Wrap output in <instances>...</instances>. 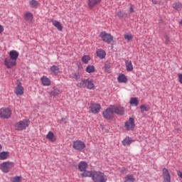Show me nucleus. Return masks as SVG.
<instances>
[{"mask_svg": "<svg viewBox=\"0 0 182 182\" xmlns=\"http://www.w3.org/2000/svg\"><path fill=\"white\" fill-rule=\"evenodd\" d=\"M41 80L43 86H50V85H52V81H50V79L48 78V77L45 75L41 78Z\"/></svg>", "mask_w": 182, "mask_h": 182, "instance_id": "16", "label": "nucleus"}, {"mask_svg": "<svg viewBox=\"0 0 182 182\" xmlns=\"http://www.w3.org/2000/svg\"><path fill=\"white\" fill-rule=\"evenodd\" d=\"M129 103L131 106H139V100L137 97H132Z\"/></svg>", "mask_w": 182, "mask_h": 182, "instance_id": "31", "label": "nucleus"}, {"mask_svg": "<svg viewBox=\"0 0 182 182\" xmlns=\"http://www.w3.org/2000/svg\"><path fill=\"white\" fill-rule=\"evenodd\" d=\"M29 5L31 8L36 9L39 6V2L36 0H31L29 1Z\"/></svg>", "mask_w": 182, "mask_h": 182, "instance_id": "30", "label": "nucleus"}, {"mask_svg": "<svg viewBox=\"0 0 182 182\" xmlns=\"http://www.w3.org/2000/svg\"><path fill=\"white\" fill-rule=\"evenodd\" d=\"M102 107L99 104H92L90 107V112H92L94 114L99 113Z\"/></svg>", "mask_w": 182, "mask_h": 182, "instance_id": "11", "label": "nucleus"}, {"mask_svg": "<svg viewBox=\"0 0 182 182\" xmlns=\"http://www.w3.org/2000/svg\"><path fill=\"white\" fill-rule=\"evenodd\" d=\"M105 70L107 73H110V64L105 63Z\"/></svg>", "mask_w": 182, "mask_h": 182, "instance_id": "39", "label": "nucleus"}, {"mask_svg": "<svg viewBox=\"0 0 182 182\" xmlns=\"http://www.w3.org/2000/svg\"><path fill=\"white\" fill-rule=\"evenodd\" d=\"M177 174H178V177H180V178L182 179V172L180 171H178Z\"/></svg>", "mask_w": 182, "mask_h": 182, "instance_id": "45", "label": "nucleus"}, {"mask_svg": "<svg viewBox=\"0 0 182 182\" xmlns=\"http://www.w3.org/2000/svg\"><path fill=\"white\" fill-rule=\"evenodd\" d=\"M117 15L119 18H127V14L123 11H118Z\"/></svg>", "mask_w": 182, "mask_h": 182, "instance_id": "37", "label": "nucleus"}, {"mask_svg": "<svg viewBox=\"0 0 182 182\" xmlns=\"http://www.w3.org/2000/svg\"><path fill=\"white\" fill-rule=\"evenodd\" d=\"M170 42V38L168 36H165V43H168Z\"/></svg>", "mask_w": 182, "mask_h": 182, "instance_id": "44", "label": "nucleus"}, {"mask_svg": "<svg viewBox=\"0 0 182 182\" xmlns=\"http://www.w3.org/2000/svg\"><path fill=\"white\" fill-rule=\"evenodd\" d=\"M12 116V110L9 108L3 107L0 109V118L9 119Z\"/></svg>", "mask_w": 182, "mask_h": 182, "instance_id": "6", "label": "nucleus"}, {"mask_svg": "<svg viewBox=\"0 0 182 182\" xmlns=\"http://www.w3.org/2000/svg\"><path fill=\"white\" fill-rule=\"evenodd\" d=\"M51 95L53 96H58V95H60V90H59V89H55L52 91Z\"/></svg>", "mask_w": 182, "mask_h": 182, "instance_id": "40", "label": "nucleus"}, {"mask_svg": "<svg viewBox=\"0 0 182 182\" xmlns=\"http://www.w3.org/2000/svg\"><path fill=\"white\" fill-rule=\"evenodd\" d=\"M13 167H15V163L11 161H5L0 164V170L5 173H9Z\"/></svg>", "mask_w": 182, "mask_h": 182, "instance_id": "4", "label": "nucleus"}, {"mask_svg": "<svg viewBox=\"0 0 182 182\" xmlns=\"http://www.w3.org/2000/svg\"><path fill=\"white\" fill-rule=\"evenodd\" d=\"M164 174V182H171V176H170V172H168V169L164 168L163 169Z\"/></svg>", "mask_w": 182, "mask_h": 182, "instance_id": "14", "label": "nucleus"}, {"mask_svg": "<svg viewBox=\"0 0 182 182\" xmlns=\"http://www.w3.org/2000/svg\"><path fill=\"white\" fill-rule=\"evenodd\" d=\"M173 8L174 9H176V11H181L182 4L180 3V2L174 3V4H173Z\"/></svg>", "mask_w": 182, "mask_h": 182, "instance_id": "33", "label": "nucleus"}, {"mask_svg": "<svg viewBox=\"0 0 182 182\" xmlns=\"http://www.w3.org/2000/svg\"><path fill=\"white\" fill-rule=\"evenodd\" d=\"M85 147H86V144L80 140L75 141L73 144V148L78 151L83 150Z\"/></svg>", "mask_w": 182, "mask_h": 182, "instance_id": "8", "label": "nucleus"}, {"mask_svg": "<svg viewBox=\"0 0 182 182\" xmlns=\"http://www.w3.org/2000/svg\"><path fill=\"white\" fill-rule=\"evenodd\" d=\"M124 38L127 42H129V41H133V35L132 33H126L124 35Z\"/></svg>", "mask_w": 182, "mask_h": 182, "instance_id": "35", "label": "nucleus"}, {"mask_svg": "<svg viewBox=\"0 0 182 182\" xmlns=\"http://www.w3.org/2000/svg\"><path fill=\"white\" fill-rule=\"evenodd\" d=\"M95 68L94 65H89L85 69V72H87V73H95Z\"/></svg>", "mask_w": 182, "mask_h": 182, "instance_id": "32", "label": "nucleus"}, {"mask_svg": "<svg viewBox=\"0 0 182 182\" xmlns=\"http://www.w3.org/2000/svg\"><path fill=\"white\" fill-rule=\"evenodd\" d=\"M152 4H154V5H157V0H151Z\"/></svg>", "mask_w": 182, "mask_h": 182, "instance_id": "47", "label": "nucleus"}, {"mask_svg": "<svg viewBox=\"0 0 182 182\" xmlns=\"http://www.w3.org/2000/svg\"><path fill=\"white\" fill-rule=\"evenodd\" d=\"M4 65L7 69H12L14 66H16V61H15V60H12L9 57L6 58L4 59Z\"/></svg>", "mask_w": 182, "mask_h": 182, "instance_id": "10", "label": "nucleus"}, {"mask_svg": "<svg viewBox=\"0 0 182 182\" xmlns=\"http://www.w3.org/2000/svg\"><path fill=\"white\" fill-rule=\"evenodd\" d=\"M141 113H144V112H149L150 110V107L149 105L146 106L142 105L140 106Z\"/></svg>", "mask_w": 182, "mask_h": 182, "instance_id": "36", "label": "nucleus"}, {"mask_svg": "<svg viewBox=\"0 0 182 182\" xmlns=\"http://www.w3.org/2000/svg\"><path fill=\"white\" fill-rule=\"evenodd\" d=\"M118 82L119 83H127V77L124 74H120L118 76Z\"/></svg>", "mask_w": 182, "mask_h": 182, "instance_id": "26", "label": "nucleus"}, {"mask_svg": "<svg viewBox=\"0 0 182 182\" xmlns=\"http://www.w3.org/2000/svg\"><path fill=\"white\" fill-rule=\"evenodd\" d=\"M50 72L53 73V75H59L60 73V69L59 68V66L58 65H53L50 68Z\"/></svg>", "mask_w": 182, "mask_h": 182, "instance_id": "23", "label": "nucleus"}, {"mask_svg": "<svg viewBox=\"0 0 182 182\" xmlns=\"http://www.w3.org/2000/svg\"><path fill=\"white\" fill-rule=\"evenodd\" d=\"M124 171H126V168H124L121 171V173H124Z\"/></svg>", "mask_w": 182, "mask_h": 182, "instance_id": "49", "label": "nucleus"}, {"mask_svg": "<svg viewBox=\"0 0 182 182\" xmlns=\"http://www.w3.org/2000/svg\"><path fill=\"white\" fill-rule=\"evenodd\" d=\"M25 21H32L33 19V14L29 11L24 14Z\"/></svg>", "mask_w": 182, "mask_h": 182, "instance_id": "28", "label": "nucleus"}, {"mask_svg": "<svg viewBox=\"0 0 182 182\" xmlns=\"http://www.w3.org/2000/svg\"><path fill=\"white\" fill-rule=\"evenodd\" d=\"M66 120H67L66 118H62V119H61V122H66Z\"/></svg>", "mask_w": 182, "mask_h": 182, "instance_id": "48", "label": "nucleus"}, {"mask_svg": "<svg viewBox=\"0 0 182 182\" xmlns=\"http://www.w3.org/2000/svg\"><path fill=\"white\" fill-rule=\"evenodd\" d=\"M73 76L75 80H79V79H80V75L79 73H74L73 74Z\"/></svg>", "mask_w": 182, "mask_h": 182, "instance_id": "41", "label": "nucleus"}, {"mask_svg": "<svg viewBox=\"0 0 182 182\" xmlns=\"http://www.w3.org/2000/svg\"><path fill=\"white\" fill-rule=\"evenodd\" d=\"M2 32H4V26L0 24V33H2Z\"/></svg>", "mask_w": 182, "mask_h": 182, "instance_id": "46", "label": "nucleus"}, {"mask_svg": "<svg viewBox=\"0 0 182 182\" xmlns=\"http://www.w3.org/2000/svg\"><path fill=\"white\" fill-rule=\"evenodd\" d=\"M125 66L127 72H132L133 70V63L130 60L125 61Z\"/></svg>", "mask_w": 182, "mask_h": 182, "instance_id": "25", "label": "nucleus"}, {"mask_svg": "<svg viewBox=\"0 0 182 182\" xmlns=\"http://www.w3.org/2000/svg\"><path fill=\"white\" fill-rule=\"evenodd\" d=\"M77 87H87L89 90H95L96 86L93 83V80L90 78L87 79H81L80 82L77 83Z\"/></svg>", "mask_w": 182, "mask_h": 182, "instance_id": "1", "label": "nucleus"}, {"mask_svg": "<svg viewBox=\"0 0 182 182\" xmlns=\"http://www.w3.org/2000/svg\"><path fill=\"white\" fill-rule=\"evenodd\" d=\"M112 109L115 114H118L119 116H123V114H124V108L122 106L115 107L112 105Z\"/></svg>", "mask_w": 182, "mask_h": 182, "instance_id": "12", "label": "nucleus"}, {"mask_svg": "<svg viewBox=\"0 0 182 182\" xmlns=\"http://www.w3.org/2000/svg\"><path fill=\"white\" fill-rule=\"evenodd\" d=\"M134 13V9L133 8V6H131L129 7V14H133Z\"/></svg>", "mask_w": 182, "mask_h": 182, "instance_id": "43", "label": "nucleus"}, {"mask_svg": "<svg viewBox=\"0 0 182 182\" xmlns=\"http://www.w3.org/2000/svg\"><path fill=\"white\" fill-rule=\"evenodd\" d=\"M136 178L132 174H128L124 177V182H135Z\"/></svg>", "mask_w": 182, "mask_h": 182, "instance_id": "24", "label": "nucleus"}, {"mask_svg": "<svg viewBox=\"0 0 182 182\" xmlns=\"http://www.w3.org/2000/svg\"><path fill=\"white\" fill-rule=\"evenodd\" d=\"M10 59L16 61L18 60V58H19V53L15 50H12L9 53Z\"/></svg>", "mask_w": 182, "mask_h": 182, "instance_id": "15", "label": "nucleus"}, {"mask_svg": "<svg viewBox=\"0 0 182 182\" xmlns=\"http://www.w3.org/2000/svg\"><path fill=\"white\" fill-rule=\"evenodd\" d=\"M29 124H31V121L29 119H22L15 124V130L17 132H22L26 130L27 127H29Z\"/></svg>", "mask_w": 182, "mask_h": 182, "instance_id": "2", "label": "nucleus"}, {"mask_svg": "<svg viewBox=\"0 0 182 182\" xmlns=\"http://www.w3.org/2000/svg\"><path fill=\"white\" fill-rule=\"evenodd\" d=\"M100 38H101L103 42H105V43H108V45L113 43V36L106 33V31L101 32L100 34Z\"/></svg>", "mask_w": 182, "mask_h": 182, "instance_id": "5", "label": "nucleus"}, {"mask_svg": "<svg viewBox=\"0 0 182 182\" xmlns=\"http://www.w3.org/2000/svg\"><path fill=\"white\" fill-rule=\"evenodd\" d=\"M125 129L127 130H133L134 129V119L131 117L125 122Z\"/></svg>", "mask_w": 182, "mask_h": 182, "instance_id": "13", "label": "nucleus"}, {"mask_svg": "<svg viewBox=\"0 0 182 182\" xmlns=\"http://www.w3.org/2000/svg\"><path fill=\"white\" fill-rule=\"evenodd\" d=\"M52 23L53 26H55V28H56V29H58V31H59L60 32H62V31H63V26L60 21L56 20H53Z\"/></svg>", "mask_w": 182, "mask_h": 182, "instance_id": "18", "label": "nucleus"}, {"mask_svg": "<svg viewBox=\"0 0 182 182\" xmlns=\"http://www.w3.org/2000/svg\"><path fill=\"white\" fill-rule=\"evenodd\" d=\"M86 168H87V163H86L85 161H80L78 164V170L81 171V173L82 171H85Z\"/></svg>", "mask_w": 182, "mask_h": 182, "instance_id": "20", "label": "nucleus"}, {"mask_svg": "<svg viewBox=\"0 0 182 182\" xmlns=\"http://www.w3.org/2000/svg\"><path fill=\"white\" fill-rule=\"evenodd\" d=\"M102 2V0H88V6L90 9H93L95 6L99 5Z\"/></svg>", "mask_w": 182, "mask_h": 182, "instance_id": "17", "label": "nucleus"}, {"mask_svg": "<svg viewBox=\"0 0 182 182\" xmlns=\"http://www.w3.org/2000/svg\"><path fill=\"white\" fill-rule=\"evenodd\" d=\"M179 82L182 85V74L178 75Z\"/></svg>", "mask_w": 182, "mask_h": 182, "instance_id": "42", "label": "nucleus"}, {"mask_svg": "<svg viewBox=\"0 0 182 182\" xmlns=\"http://www.w3.org/2000/svg\"><path fill=\"white\" fill-rule=\"evenodd\" d=\"M103 117L107 119V120H110L114 117V112L113 110V105L110 106V107L107 108L105 111L102 113Z\"/></svg>", "mask_w": 182, "mask_h": 182, "instance_id": "7", "label": "nucleus"}, {"mask_svg": "<svg viewBox=\"0 0 182 182\" xmlns=\"http://www.w3.org/2000/svg\"><path fill=\"white\" fill-rule=\"evenodd\" d=\"M21 181H22L21 176H14L11 178V182H21Z\"/></svg>", "mask_w": 182, "mask_h": 182, "instance_id": "38", "label": "nucleus"}, {"mask_svg": "<svg viewBox=\"0 0 182 182\" xmlns=\"http://www.w3.org/2000/svg\"><path fill=\"white\" fill-rule=\"evenodd\" d=\"M81 60L82 63H85V65H87L89 63V60H90V55H83L81 58Z\"/></svg>", "mask_w": 182, "mask_h": 182, "instance_id": "34", "label": "nucleus"}, {"mask_svg": "<svg viewBox=\"0 0 182 182\" xmlns=\"http://www.w3.org/2000/svg\"><path fill=\"white\" fill-rule=\"evenodd\" d=\"M92 181L94 182H106L107 181V176L105 175L103 172L94 171Z\"/></svg>", "mask_w": 182, "mask_h": 182, "instance_id": "3", "label": "nucleus"}, {"mask_svg": "<svg viewBox=\"0 0 182 182\" xmlns=\"http://www.w3.org/2000/svg\"><path fill=\"white\" fill-rule=\"evenodd\" d=\"M133 143V139L131 137L127 136L123 141V146H130Z\"/></svg>", "mask_w": 182, "mask_h": 182, "instance_id": "27", "label": "nucleus"}, {"mask_svg": "<svg viewBox=\"0 0 182 182\" xmlns=\"http://www.w3.org/2000/svg\"><path fill=\"white\" fill-rule=\"evenodd\" d=\"M9 157V152L2 151L0 152V160H6Z\"/></svg>", "mask_w": 182, "mask_h": 182, "instance_id": "29", "label": "nucleus"}, {"mask_svg": "<svg viewBox=\"0 0 182 182\" xmlns=\"http://www.w3.org/2000/svg\"><path fill=\"white\" fill-rule=\"evenodd\" d=\"M96 53L100 59H105V58H106V51L102 49L97 50Z\"/></svg>", "mask_w": 182, "mask_h": 182, "instance_id": "22", "label": "nucleus"}, {"mask_svg": "<svg viewBox=\"0 0 182 182\" xmlns=\"http://www.w3.org/2000/svg\"><path fill=\"white\" fill-rule=\"evenodd\" d=\"M46 139L51 141L52 143L56 141V137L55 136V134L52 132H48V134L46 135Z\"/></svg>", "mask_w": 182, "mask_h": 182, "instance_id": "21", "label": "nucleus"}, {"mask_svg": "<svg viewBox=\"0 0 182 182\" xmlns=\"http://www.w3.org/2000/svg\"><path fill=\"white\" fill-rule=\"evenodd\" d=\"M94 173H95V171H87L85 169L84 171L82 172L81 177H82V178L92 177V178H93Z\"/></svg>", "mask_w": 182, "mask_h": 182, "instance_id": "19", "label": "nucleus"}, {"mask_svg": "<svg viewBox=\"0 0 182 182\" xmlns=\"http://www.w3.org/2000/svg\"><path fill=\"white\" fill-rule=\"evenodd\" d=\"M2 150V145L0 144V151Z\"/></svg>", "mask_w": 182, "mask_h": 182, "instance_id": "50", "label": "nucleus"}, {"mask_svg": "<svg viewBox=\"0 0 182 182\" xmlns=\"http://www.w3.org/2000/svg\"><path fill=\"white\" fill-rule=\"evenodd\" d=\"M14 93L16 96H23V93H25V88L22 87V84L21 82L16 83Z\"/></svg>", "mask_w": 182, "mask_h": 182, "instance_id": "9", "label": "nucleus"}]
</instances>
